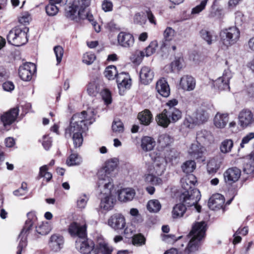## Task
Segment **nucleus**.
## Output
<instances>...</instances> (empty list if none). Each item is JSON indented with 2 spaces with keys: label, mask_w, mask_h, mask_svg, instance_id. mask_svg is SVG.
Instances as JSON below:
<instances>
[{
  "label": "nucleus",
  "mask_w": 254,
  "mask_h": 254,
  "mask_svg": "<svg viewBox=\"0 0 254 254\" xmlns=\"http://www.w3.org/2000/svg\"><path fill=\"white\" fill-rule=\"evenodd\" d=\"M94 111L90 108L75 114L71 119L69 127L65 129V136L72 138L75 147H80L83 142L82 133L95 121Z\"/></svg>",
  "instance_id": "f257e3e1"
},
{
  "label": "nucleus",
  "mask_w": 254,
  "mask_h": 254,
  "mask_svg": "<svg viewBox=\"0 0 254 254\" xmlns=\"http://www.w3.org/2000/svg\"><path fill=\"white\" fill-rule=\"evenodd\" d=\"M196 182V178L192 174L186 175L181 179V186L185 191L180 195V200L188 206H194L196 211L199 212L201 207L197 202L201 194L199 190L194 188Z\"/></svg>",
  "instance_id": "f03ea898"
},
{
  "label": "nucleus",
  "mask_w": 254,
  "mask_h": 254,
  "mask_svg": "<svg viewBox=\"0 0 254 254\" xmlns=\"http://www.w3.org/2000/svg\"><path fill=\"white\" fill-rule=\"evenodd\" d=\"M105 76L109 80L117 79L118 88L120 90L129 89L131 86V79L129 74L125 72L118 73L117 68L114 65L107 66L104 72Z\"/></svg>",
  "instance_id": "7ed1b4c3"
},
{
  "label": "nucleus",
  "mask_w": 254,
  "mask_h": 254,
  "mask_svg": "<svg viewBox=\"0 0 254 254\" xmlns=\"http://www.w3.org/2000/svg\"><path fill=\"white\" fill-rule=\"evenodd\" d=\"M118 163V160L116 158L111 159L106 162L105 167L101 168L98 172L97 184L104 185L107 188L113 187L111 176L112 172L117 167Z\"/></svg>",
  "instance_id": "20e7f679"
},
{
  "label": "nucleus",
  "mask_w": 254,
  "mask_h": 254,
  "mask_svg": "<svg viewBox=\"0 0 254 254\" xmlns=\"http://www.w3.org/2000/svg\"><path fill=\"white\" fill-rule=\"evenodd\" d=\"M28 30L26 27H17L12 29L7 36L8 42L15 46L24 45L27 42V33Z\"/></svg>",
  "instance_id": "39448f33"
},
{
  "label": "nucleus",
  "mask_w": 254,
  "mask_h": 254,
  "mask_svg": "<svg viewBox=\"0 0 254 254\" xmlns=\"http://www.w3.org/2000/svg\"><path fill=\"white\" fill-rule=\"evenodd\" d=\"M98 185V190L103 196L101 197V208L106 211L111 210L115 204L116 200L111 194V190L113 187H106L104 185Z\"/></svg>",
  "instance_id": "423d86ee"
},
{
  "label": "nucleus",
  "mask_w": 254,
  "mask_h": 254,
  "mask_svg": "<svg viewBox=\"0 0 254 254\" xmlns=\"http://www.w3.org/2000/svg\"><path fill=\"white\" fill-rule=\"evenodd\" d=\"M240 31L236 27H231L222 30L220 33V39L222 44L229 47L235 44L240 38Z\"/></svg>",
  "instance_id": "0eeeda50"
},
{
  "label": "nucleus",
  "mask_w": 254,
  "mask_h": 254,
  "mask_svg": "<svg viewBox=\"0 0 254 254\" xmlns=\"http://www.w3.org/2000/svg\"><path fill=\"white\" fill-rule=\"evenodd\" d=\"M91 0H74L72 3L66 9V16L71 19L74 20L78 11L82 12L87 10V8L90 5Z\"/></svg>",
  "instance_id": "6e6552de"
},
{
  "label": "nucleus",
  "mask_w": 254,
  "mask_h": 254,
  "mask_svg": "<svg viewBox=\"0 0 254 254\" xmlns=\"http://www.w3.org/2000/svg\"><path fill=\"white\" fill-rule=\"evenodd\" d=\"M238 120L240 127L246 128L254 124V114L249 109H243L238 114Z\"/></svg>",
  "instance_id": "1a4fd4ad"
},
{
  "label": "nucleus",
  "mask_w": 254,
  "mask_h": 254,
  "mask_svg": "<svg viewBox=\"0 0 254 254\" xmlns=\"http://www.w3.org/2000/svg\"><path fill=\"white\" fill-rule=\"evenodd\" d=\"M75 248L82 254H90L92 251L94 253L95 246L93 241L84 237L77 238L75 241Z\"/></svg>",
  "instance_id": "9d476101"
},
{
  "label": "nucleus",
  "mask_w": 254,
  "mask_h": 254,
  "mask_svg": "<svg viewBox=\"0 0 254 254\" xmlns=\"http://www.w3.org/2000/svg\"><path fill=\"white\" fill-rule=\"evenodd\" d=\"M206 230V224L204 221L196 222L193 225L192 229L187 237L200 242L204 237Z\"/></svg>",
  "instance_id": "9b49d317"
},
{
  "label": "nucleus",
  "mask_w": 254,
  "mask_h": 254,
  "mask_svg": "<svg viewBox=\"0 0 254 254\" xmlns=\"http://www.w3.org/2000/svg\"><path fill=\"white\" fill-rule=\"evenodd\" d=\"M108 225L114 230H123L126 226L125 217L121 213H114L108 219Z\"/></svg>",
  "instance_id": "f8f14e48"
},
{
  "label": "nucleus",
  "mask_w": 254,
  "mask_h": 254,
  "mask_svg": "<svg viewBox=\"0 0 254 254\" xmlns=\"http://www.w3.org/2000/svg\"><path fill=\"white\" fill-rule=\"evenodd\" d=\"M36 70V67L34 64L25 63L19 66L18 73L22 80L29 81L32 79V75Z\"/></svg>",
  "instance_id": "ddd939ff"
},
{
  "label": "nucleus",
  "mask_w": 254,
  "mask_h": 254,
  "mask_svg": "<svg viewBox=\"0 0 254 254\" xmlns=\"http://www.w3.org/2000/svg\"><path fill=\"white\" fill-rule=\"evenodd\" d=\"M232 77L231 71L228 69H225L222 75L214 81V86L219 90H229V81Z\"/></svg>",
  "instance_id": "4468645a"
},
{
  "label": "nucleus",
  "mask_w": 254,
  "mask_h": 254,
  "mask_svg": "<svg viewBox=\"0 0 254 254\" xmlns=\"http://www.w3.org/2000/svg\"><path fill=\"white\" fill-rule=\"evenodd\" d=\"M87 225L86 223L72 222L68 226V232L72 237L78 238L86 237Z\"/></svg>",
  "instance_id": "2eb2a0df"
},
{
  "label": "nucleus",
  "mask_w": 254,
  "mask_h": 254,
  "mask_svg": "<svg viewBox=\"0 0 254 254\" xmlns=\"http://www.w3.org/2000/svg\"><path fill=\"white\" fill-rule=\"evenodd\" d=\"M19 114V109L15 107L11 109L1 115L0 120L3 126L6 127L7 126L11 125L16 120Z\"/></svg>",
  "instance_id": "dca6fc26"
},
{
  "label": "nucleus",
  "mask_w": 254,
  "mask_h": 254,
  "mask_svg": "<svg viewBox=\"0 0 254 254\" xmlns=\"http://www.w3.org/2000/svg\"><path fill=\"white\" fill-rule=\"evenodd\" d=\"M196 86L195 79L191 76L186 75L183 76L179 82V88L186 91L193 90Z\"/></svg>",
  "instance_id": "f3484780"
},
{
  "label": "nucleus",
  "mask_w": 254,
  "mask_h": 254,
  "mask_svg": "<svg viewBox=\"0 0 254 254\" xmlns=\"http://www.w3.org/2000/svg\"><path fill=\"white\" fill-rule=\"evenodd\" d=\"M241 175V171L237 167L228 169L224 173L225 181L229 184H233L239 180Z\"/></svg>",
  "instance_id": "a211bd4d"
},
{
  "label": "nucleus",
  "mask_w": 254,
  "mask_h": 254,
  "mask_svg": "<svg viewBox=\"0 0 254 254\" xmlns=\"http://www.w3.org/2000/svg\"><path fill=\"white\" fill-rule=\"evenodd\" d=\"M118 42L121 46L124 48H129L133 46L134 39L131 34L125 32H121L118 35Z\"/></svg>",
  "instance_id": "6ab92c4d"
},
{
  "label": "nucleus",
  "mask_w": 254,
  "mask_h": 254,
  "mask_svg": "<svg viewBox=\"0 0 254 254\" xmlns=\"http://www.w3.org/2000/svg\"><path fill=\"white\" fill-rule=\"evenodd\" d=\"M225 202L224 197L221 194L216 193L209 198L208 205L210 209L216 210L222 208Z\"/></svg>",
  "instance_id": "aec40b11"
},
{
  "label": "nucleus",
  "mask_w": 254,
  "mask_h": 254,
  "mask_svg": "<svg viewBox=\"0 0 254 254\" xmlns=\"http://www.w3.org/2000/svg\"><path fill=\"white\" fill-rule=\"evenodd\" d=\"M154 72L149 66H143L139 72V79L140 82L144 85L149 84L154 77Z\"/></svg>",
  "instance_id": "412c9836"
},
{
  "label": "nucleus",
  "mask_w": 254,
  "mask_h": 254,
  "mask_svg": "<svg viewBox=\"0 0 254 254\" xmlns=\"http://www.w3.org/2000/svg\"><path fill=\"white\" fill-rule=\"evenodd\" d=\"M229 121V114L218 112L213 118V125L217 128L223 129L226 127Z\"/></svg>",
  "instance_id": "4be33fe9"
},
{
  "label": "nucleus",
  "mask_w": 254,
  "mask_h": 254,
  "mask_svg": "<svg viewBox=\"0 0 254 254\" xmlns=\"http://www.w3.org/2000/svg\"><path fill=\"white\" fill-rule=\"evenodd\" d=\"M64 244V237L58 234L52 235L49 241V246L54 251L58 252L63 248Z\"/></svg>",
  "instance_id": "5701e85b"
},
{
  "label": "nucleus",
  "mask_w": 254,
  "mask_h": 254,
  "mask_svg": "<svg viewBox=\"0 0 254 254\" xmlns=\"http://www.w3.org/2000/svg\"><path fill=\"white\" fill-rule=\"evenodd\" d=\"M157 92L164 97H167L170 93V89L168 82L164 78L158 80L156 84Z\"/></svg>",
  "instance_id": "b1692460"
},
{
  "label": "nucleus",
  "mask_w": 254,
  "mask_h": 254,
  "mask_svg": "<svg viewBox=\"0 0 254 254\" xmlns=\"http://www.w3.org/2000/svg\"><path fill=\"white\" fill-rule=\"evenodd\" d=\"M27 220L26 221L24 226L21 232V236L25 233H28L37 222V218L35 212L31 211L27 213Z\"/></svg>",
  "instance_id": "393cba45"
},
{
  "label": "nucleus",
  "mask_w": 254,
  "mask_h": 254,
  "mask_svg": "<svg viewBox=\"0 0 254 254\" xmlns=\"http://www.w3.org/2000/svg\"><path fill=\"white\" fill-rule=\"evenodd\" d=\"M196 139V141L199 143L207 144L213 142L214 136L210 131L201 130L197 132Z\"/></svg>",
  "instance_id": "a878e982"
},
{
  "label": "nucleus",
  "mask_w": 254,
  "mask_h": 254,
  "mask_svg": "<svg viewBox=\"0 0 254 254\" xmlns=\"http://www.w3.org/2000/svg\"><path fill=\"white\" fill-rule=\"evenodd\" d=\"M205 148L196 141L191 144L189 149V153L191 157L198 159L202 157Z\"/></svg>",
  "instance_id": "bb28decb"
},
{
  "label": "nucleus",
  "mask_w": 254,
  "mask_h": 254,
  "mask_svg": "<svg viewBox=\"0 0 254 254\" xmlns=\"http://www.w3.org/2000/svg\"><path fill=\"white\" fill-rule=\"evenodd\" d=\"M118 199L121 202L131 200L135 196V190L131 188L121 189L118 191Z\"/></svg>",
  "instance_id": "cd10ccee"
},
{
  "label": "nucleus",
  "mask_w": 254,
  "mask_h": 254,
  "mask_svg": "<svg viewBox=\"0 0 254 254\" xmlns=\"http://www.w3.org/2000/svg\"><path fill=\"white\" fill-rule=\"evenodd\" d=\"M113 249L104 240L98 242L94 250V254H112Z\"/></svg>",
  "instance_id": "c85d7f7f"
},
{
  "label": "nucleus",
  "mask_w": 254,
  "mask_h": 254,
  "mask_svg": "<svg viewBox=\"0 0 254 254\" xmlns=\"http://www.w3.org/2000/svg\"><path fill=\"white\" fill-rule=\"evenodd\" d=\"M200 37L205 41L208 45L212 44L216 41V36L212 31L206 29H202L199 31Z\"/></svg>",
  "instance_id": "c756f323"
},
{
  "label": "nucleus",
  "mask_w": 254,
  "mask_h": 254,
  "mask_svg": "<svg viewBox=\"0 0 254 254\" xmlns=\"http://www.w3.org/2000/svg\"><path fill=\"white\" fill-rule=\"evenodd\" d=\"M144 181L146 185L157 186L162 184V179L155 174L148 172L144 175Z\"/></svg>",
  "instance_id": "7c9ffc66"
},
{
  "label": "nucleus",
  "mask_w": 254,
  "mask_h": 254,
  "mask_svg": "<svg viewBox=\"0 0 254 254\" xmlns=\"http://www.w3.org/2000/svg\"><path fill=\"white\" fill-rule=\"evenodd\" d=\"M184 60L182 58H176L171 64L165 67L167 72H175L180 70L183 66Z\"/></svg>",
  "instance_id": "2f4dec72"
},
{
  "label": "nucleus",
  "mask_w": 254,
  "mask_h": 254,
  "mask_svg": "<svg viewBox=\"0 0 254 254\" xmlns=\"http://www.w3.org/2000/svg\"><path fill=\"white\" fill-rule=\"evenodd\" d=\"M193 116L198 125L207 122L209 118L208 113L203 109L197 110Z\"/></svg>",
  "instance_id": "473e14b6"
},
{
  "label": "nucleus",
  "mask_w": 254,
  "mask_h": 254,
  "mask_svg": "<svg viewBox=\"0 0 254 254\" xmlns=\"http://www.w3.org/2000/svg\"><path fill=\"white\" fill-rule=\"evenodd\" d=\"M100 81L96 79L91 81L88 84L87 91L89 95L95 96L100 91Z\"/></svg>",
  "instance_id": "72a5a7b5"
},
{
  "label": "nucleus",
  "mask_w": 254,
  "mask_h": 254,
  "mask_svg": "<svg viewBox=\"0 0 254 254\" xmlns=\"http://www.w3.org/2000/svg\"><path fill=\"white\" fill-rule=\"evenodd\" d=\"M234 147V141L232 139H225L220 143L219 149L223 154H228L231 152Z\"/></svg>",
  "instance_id": "f704fd0d"
},
{
  "label": "nucleus",
  "mask_w": 254,
  "mask_h": 254,
  "mask_svg": "<svg viewBox=\"0 0 254 254\" xmlns=\"http://www.w3.org/2000/svg\"><path fill=\"white\" fill-rule=\"evenodd\" d=\"M155 145L154 139L149 136H144L141 139V147L145 151H149L152 150Z\"/></svg>",
  "instance_id": "c9c22d12"
},
{
  "label": "nucleus",
  "mask_w": 254,
  "mask_h": 254,
  "mask_svg": "<svg viewBox=\"0 0 254 254\" xmlns=\"http://www.w3.org/2000/svg\"><path fill=\"white\" fill-rule=\"evenodd\" d=\"M173 139L169 135L163 134L159 136L158 140V146L162 149L169 148V145L173 142Z\"/></svg>",
  "instance_id": "e433bc0d"
},
{
  "label": "nucleus",
  "mask_w": 254,
  "mask_h": 254,
  "mask_svg": "<svg viewBox=\"0 0 254 254\" xmlns=\"http://www.w3.org/2000/svg\"><path fill=\"white\" fill-rule=\"evenodd\" d=\"M186 210L185 205L182 203L177 204L173 207L172 211V217L174 219H177L183 217Z\"/></svg>",
  "instance_id": "4c0bfd02"
},
{
  "label": "nucleus",
  "mask_w": 254,
  "mask_h": 254,
  "mask_svg": "<svg viewBox=\"0 0 254 254\" xmlns=\"http://www.w3.org/2000/svg\"><path fill=\"white\" fill-rule=\"evenodd\" d=\"M157 124L164 127H167L170 124L169 116H168L167 109H164L163 112L158 114L156 117Z\"/></svg>",
  "instance_id": "58836bf2"
},
{
  "label": "nucleus",
  "mask_w": 254,
  "mask_h": 254,
  "mask_svg": "<svg viewBox=\"0 0 254 254\" xmlns=\"http://www.w3.org/2000/svg\"><path fill=\"white\" fill-rule=\"evenodd\" d=\"M167 112L170 123H175L182 118V112L177 108L167 109Z\"/></svg>",
  "instance_id": "ea45409f"
},
{
  "label": "nucleus",
  "mask_w": 254,
  "mask_h": 254,
  "mask_svg": "<svg viewBox=\"0 0 254 254\" xmlns=\"http://www.w3.org/2000/svg\"><path fill=\"white\" fill-rule=\"evenodd\" d=\"M190 240L186 248L184 254H195L198 249L199 242L196 241L195 239L190 238Z\"/></svg>",
  "instance_id": "a19ab883"
},
{
  "label": "nucleus",
  "mask_w": 254,
  "mask_h": 254,
  "mask_svg": "<svg viewBox=\"0 0 254 254\" xmlns=\"http://www.w3.org/2000/svg\"><path fill=\"white\" fill-rule=\"evenodd\" d=\"M112 130L115 135L120 136L124 132V126L120 120H114L112 123Z\"/></svg>",
  "instance_id": "79ce46f5"
},
{
  "label": "nucleus",
  "mask_w": 254,
  "mask_h": 254,
  "mask_svg": "<svg viewBox=\"0 0 254 254\" xmlns=\"http://www.w3.org/2000/svg\"><path fill=\"white\" fill-rule=\"evenodd\" d=\"M157 45V41H152L146 48L145 51H139V54L141 57L144 56L149 57L155 52Z\"/></svg>",
  "instance_id": "37998d69"
},
{
  "label": "nucleus",
  "mask_w": 254,
  "mask_h": 254,
  "mask_svg": "<svg viewBox=\"0 0 254 254\" xmlns=\"http://www.w3.org/2000/svg\"><path fill=\"white\" fill-rule=\"evenodd\" d=\"M147 210L151 213H157L161 208V204L157 199H151L147 204Z\"/></svg>",
  "instance_id": "c03bdc74"
},
{
  "label": "nucleus",
  "mask_w": 254,
  "mask_h": 254,
  "mask_svg": "<svg viewBox=\"0 0 254 254\" xmlns=\"http://www.w3.org/2000/svg\"><path fill=\"white\" fill-rule=\"evenodd\" d=\"M223 9L220 7L217 6V0H214L211 6V11L210 12L209 16L214 17L217 16L221 18L224 16Z\"/></svg>",
  "instance_id": "a18cd8bd"
},
{
  "label": "nucleus",
  "mask_w": 254,
  "mask_h": 254,
  "mask_svg": "<svg viewBox=\"0 0 254 254\" xmlns=\"http://www.w3.org/2000/svg\"><path fill=\"white\" fill-rule=\"evenodd\" d=\"M82 158L77 153H71L67 158L66 163L68 166L80 165L82 162Z\"/></svg>",
  "instance_id": "49530a36"
},
{
  "label": "nucleus",
  "mask_w": 254,
  "mask_h": 254,
  "mask_svg": "<svg viewBox=\"0 0 254 254\" xmlns=\"http://www.w3.org/2000/svg\"><path fill=\"white\" fill-rule=\"evenodd\" d=\"M138 119L142 124L148 125L151 122L152 115L149 111L145 110L138 114Z\"/></svg>",
  "instance_id": "de8ad7c7"
},
{
  "label": "nucleus",
  "mask_w": 254,
  "mask_h": 254,
  "mask_svg": "<svg viewBox=\"0 0 254 254\" xmlns=\"http://www.w3.org/2000/svg\"><path fill=\"white\" fill-rule=\"evenodd\" d=\"M52 229L51 225L48 223H43L38 227H36V232L42 235H47L49 233Z\"/></svg>",
  "instance_id": "09e8293b"
},
{
  "label": "nucleus",
  "mask_w": 254,
  "mask_h": 254,
  "mask_svg": "<svg viewBox=\"0 0 254 254\" xmlns=\"http://www.w3.org/2000/svg\"><path fill=\"white\" fill-rule=\"evenodd\" d=\"M177 34L176 31L171 27H167L163 32V39L165 42H170L175 38Z\"/></svg>",
  "instance_id": "8fccbe9b"
},
{
  "label": "nucleus",
  "mask_w": 254,
  "mask_h": 254,
  "mask_svg": "<svg viewBox=\"0 0 254 254\" xmlns=\"http://www.w3.org/2000/svg\"><path fill=\"white\" fill-rule=\"evenodd\" d=\"M165 162L168 161L172 162L177 159L179 156V153L175 149H168L166 150V152L164 153Z\"/></svg>",
  "instance_id": "3c124183"
},
{
  "label": "nucleus",
  "mask_w": 254,
  "mask_h": 254,
  "mask_svg": "<svg viewBox=\"0 0 254 254\" xmlns=\"http://www.w3.org/2000/svg\"><path fill=\"white\" fill-rule=\"evenodd\" d=\"M196 165L194 161L188 160L184 163L182 166L183 172L186 174H190L195 169Z\"/></svg>",
  "instance_id": "603ef678"
},
{
  "label": "nucleus",
  "mask_w": 254,
  "mask_h": 254,
  "mask_svg": "<svg viewBox=\"0 0 254 254\" xmlns=\"http://www.w3.org/2000/svg\"><path fill=\"white\" fill-rule=\"evenodd\" d=\"M153 163L155 165H157L159 172H164L166 162L164 157L160 155L157 156L154 158Z\"/></svg>",
  "instance_id": "864d4df0"
},
{
  "label": "nucleus",
  "mask_w": 254,
  "mask_h": 254,
  "mask_svg": "<svg viewBox=\"0 0 254 254\" xmlns=\"http://www.w3.org/2000/svg\"><path fill=\"white\" fill-rule=\"evenodd\" d=\"M183 125L188 128H193L195 126L198 125L193 116H187L184 121Z\"/></svg>",
  "instance_id": "5fc2aeb1"
},
{
  "label": "nucleus",
  "mask_w": 254,
  "mask_h": 254,
  "mask_svg": "<svg viewBox=\"0 0 254 254\" xmlns=\"http://www.w3.org/2000/svg\"><path fill=\"white\" fill-rule=\"evenodd\" d=\"M87 19L89 21L92 23L93 22H95L93 20V16L92 14L89 13L87 10L84 11V12H82V10L78 11V13H77L76 15V18L74 20H77V19Z\"/></svg>",
  "instance_id": "6e6d98bb"
},
{
  "label": "nucleus",
  "mask_w": 254,
  "mask_h": 254,
  "mask_svg": "<svg viewBox=\"0 0 254 254\" xmlns=\"http://www.w3.org/2000/svg\"><path fill=\"white\" fill-rule=\"evenodd\" d=\"M96 56L94 54L87 52L83 56L82 62L87 65H90L94 62Z\"/></svg>",
  "instance_id": "4d7b16f0"
},
{
  "label": "nucleus",
  "mask_w": 254,
  "mask_h": 254,
  "mask_svg": "<svg viewBox=\"0 0 254 254\" xmlns=\"http://www.w3.org/2000/svg\"><path fill=\"white\" fill-rule=\"evenodd\" d=\"M46 11L48 15L54 16L58 12L59 8L56 4L49 2V3L46 7Z\"/></svg>",
  "instance_id": "13d9d810"
},
{
  "label": "nucleus",
  "mask_w": 254,
  "mask_h": 254,
  "mask_svg": "<svg viewBox=\"0 0 254 254\" xmlns=\"http://www.w3.org/2000/svg\"><path fill=\"white\" fill-rule=\"evenodd\" d=\"M28 233H25L21 236V233L19 235V238H20V241L19 243L17 249V254H21V253L24 248L27 245L26 236Z\"/></svg>",
  "instance_id": "bf43d9fd"
},
{
  "label": "nucleus",
  "mask_w": 254,
  "mask_h": 254,
  "mask_svg": "<svg viewBox=\"0 0 254 254\" xmlns=\"http://www.w3.org/2000/svg\"><path fill=\"white\" fill-rule=\"evenodd\" d=\"M88 200L87 196L85 194H82L78 198L76 201L77 207L79 209H83L85 207L87 202Z\"/></svg>",
  "instance_id": "052dcab7"
},
{
  "label": "nucleus",
  "mask_w": 254,
  "mask_h": 254,
  "mask_svg": "<svg viewBox=\"0 0 254 254\" xmlns=\"http://www.w3.org/2000/svg\"><path fill=\"white\" fill-rule=\"evenodd\" d=\"M253 139H254V132H251L247 134L242 139L241 142L240 144V148H244L245 145L248 144L250 141Z\"/></svg>",
  "instance_id": "680f3d73"
},
{
  "label": "nucleus",
  "mask_w": 254,
  "mask_h": 254,
  "mask_svg": "<svg viewBox=\"0 0 254 254\" xmlns=\"http://www.w3.org/2000/svg\"><path fill=\"white\" fill-rule=\"evenodd\" d=\"M54 51L56 57L57 64H59L62 60L64 55V49L61 46H57L54 47Z\"/></svg>",
  "instance_id": "e2e57ef3"
},
{
  "label": "nucleus",
  "mask_w": 254,
  "mask_h": 254,
  "mask_svg": "<svg viewBox=\"0 0 254 254\" xmlns=\"http://www.w3.org/2000/svg\"><path fill=\"white\" fill-rule=\"evenodd\" d=\"M208 0H201L200 3L193 8L191 10L192 14H198L204 9Z\"/></svg>",
  "instance_id": "0e129e2a"
},
{
  "label": "nucleus",
  "mask_w": 254,
  "mask_h": 254,
  "mask_svg": "<svg viewBox=\"0 0 254 254\" xmlns=\"http://www.w3.org/2000/svg\"><path fill=\"white\" fill-rule=\"evenodd\" d=\"M101 95L106 104L108 105L112 102L111 92L107 89H104L101 92Z\"/></svg>",
  "instance_id": "69168bd1"
},
{
  "label": "nucleus",
  "mask_w": 254,
  "mask_h": 254,
  "mask_svg": "<svg viewBox=\"0 0 254 254\" xmlns=\"http://www.w3.org/2000/svg\"><path fill=\"white\" fill-rule=\"evenodd\" d=\"M27 192V185L26 184L23 183L21 184V188L18 189L14 190L13 191V194L15 196H20L24 195Z\"/></svg>",
  "instance_id": "338daca9"
},
{
  "label": "nucleus",
  "mask_w": 254,
  "mask_h": 254,
  "mask_svg": "<svg viewBox=\"0 0 254 254\" xmlns=\"http://www.w3.org/2000/svg\"><path fill=\"white\" fill-rule=\"evenodd\" d=\"M207 171L209 174H213L216 173L218 169V167L216 164V162L214 160L210 161L207 165Z\"/></svg>",
  "instance_id": "774afa93"
}]
</instances>
